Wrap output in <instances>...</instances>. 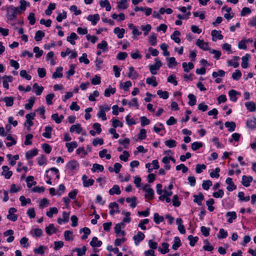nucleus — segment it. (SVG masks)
<instances>
[{
    "label": "nucleus",
    "instance_id": "nucleus-37",
    "mask_svg": "<svg viewBox=\"0 0 256 256\" xmlns=\"http://www.w3.org/2000/svg\"><path fill=\"white\" fill-rule=\"evenodd\" d=\"M44 32L42 30H38L36 32V35L34 36V39L37 42L40 41L42 38L44 36Z\"/></svg>",
    "mask_w": 256,
    "mask_h": 256
},
{
    "label": "nucleus",
    "instance_id": "nucleus-23",
    "mask_svg": "<svg viewBox=\"0 0 256 256\" xmlns=\"http://www.w3.org/2000/svg\"><path fill=\"white\" fill-rule=\"evenodd\" d=\"M211 34L212 36V40L213 41H216V38H214V36H216L218 39L222 40L223 38V36L220 34V31L216 30H212V31Z\"/></svg>",
    "mask_w": 256,
    "mask_h": 256
},
{
    "label": "nucleus",
    "instance_id": "nucleus-58",
    "mask_svg": "<svg viewBox=\"0 0 256 256\" xmlns=\"http://www.w3.org/2000/svg\"><path fill=\"white\" fill-rule=\"evenodd\" d=\"M148 222L149 220L148 218L142 220L138 224V226L140 227L142 230H146V228L144 224H148Z\"/></svg>",
    "mask_w": 256,
    "mask_h": 256
},
{
    "label": "nucleus",
    "instance_id": "nucleus-35",
    "mask_svg": "<svg viewBox=\"0 0 256 256\" xmlns=\"http://www.w3.org/2000/svg\"><path fill=\"white\" fill-rule=\"evenodd\" d=\"M146 82L150 85H152L154 87H156L158 85V82L156 81V78L154 76L148 78L146 80Z\"/></svg>",
    "mask_w": 256,
    "mask_h": 256
},
{
    "label": "nucleus",
    "instance_id": "nucleus-28",
    "mask_svg": "<svg viewBox=\"0 0 256 256\" xmlns=\"http://www.w3.org/2000/svg\"><path fill=\"white\" fill-rule=\"evenodd\" d=\"M90 244L92 247H100L102 244V242L98 240V238L96 236H94L90 242Z\"/></svg>",
    "mask_w": 256,
    "mask_h": 256
},
{
    "label": "nucleus",
    "instance_id": "nucleus-46",
    "mask_svg": "<svg viewBox=\"0 0 256 256\" xmlns=\"http://www.w3.org/2000/svg\"><path fill=\"white\" fill-rule=\"evenodd\" d=\"M168 244L166 242H163L162 246L163 248H159V250L162 254H165L169 252Z\"/></svg>",
    "mask_w": 256,
    "mask_h": 256
},
{
    "label": "nucleus",
    "instance_id": "nucleus-8",
    "mask_svg": "<svg viewBox=\"0 0 256 256\" xmlns=\"http://www.w3.org/2000/svg\"><path fill=\"white\" fill-rule=\"evenodd\" d=\"M226 182L228 185L226 188L228 191L232 192L236 188V186L234 184L232 178H228L226 180Z\"/></svg>",
    "mask_w": 256,
    "mask_h": 256
},
{
    "label": "nucleus",
    "instance_id": "nucleus-33",
    "mask_svg": "<svg viewBox=\"0 0 256 256\" xmlns=\"http://www.w3.org/2000/svg\"><path fill=\"white\" fill-rule=\"evenodd\" d=\"M120 188L118 185H114L112 188L109 190L110 195H114V194H120Z\"/></svg>",
    "mask_w": 256,
    "mask_h": 256
},
{
    "label": "nucleus",
    "instance_id": "nucleus-32",
    "mask_svg": "<svg viewBox=\"0 0 256 256\" xmlns=\"http://www.w3.org/2000/svg\"><path fill=\"white\" fill-rule=\"evenodd\" d=\"M224 125L226 128H228V130L230 132L234 131L236 126V124L233 122H226Z\"/></svg>",
    "mask_w": 256,
    "mask_h": 256
},
{
    "label": "nucleus",
    "instance_id": "nucleus-41",
    "mask_svg": "<svg viewBox=\"0 0 256 256\" xmlns=\"http://www.w3.org/2000/svg\"><path fill=\"white\" fill-rule=\"evenodd\" d=\"M104 169V168L103 166L98 164H94L91 170L92 172H96V171L102 172Z\"/></svg>",
    "mask_w": 256,
    "mask_h": 256
},
{
    "label": "nucleus",
    "instance_id": "nucleus-22",
    "mask_svg": "<svg viewBox=\"0 0 256 256\" xmlns=\"http://www.w3.org/2000/svg\"><path fill=\"white\" fill-rule=\"evenodd\" d=\"M38 154V150L37 148H34L32 150L28 151L26 154V157L27 159H30L32 157L36 156Z\"/></svg>",
    "mask_w": 256,
    "mask_h": 256
},
{
    "label": "nucleus",
    "instance_id": "nucleus-60",
    "mask_svg": "<svg viewBox=\"0 0 256 256\" xmlns=\"http://www.w3.org/2000/svg\"><path fill=\"white\" fill-rule=\"evenodd\" d=\"M112 122V126L114 128H116L118 126H120V128H122L123 126L122 123L117 119L113 118Z\"/></svg>",
    "mask_w": 256,
    "mask_h": 256
},
{
    "label": "nucleus",
    "instance_id": "nucleus-49",
    "mask_svg": "<svg viewBox=\"0 0 256 256\" xmlns=\"http://www.w3.org/2000/svg\"><path fill=\"white\" fill-rule=\"evenodd\" d=\"M126 202L128 203H130V206L132 208H134L136 206V198L135 196L132 198H126Z\"/></svg>",
    "mask_w": 256,
    "mask_h": 256
},
{
    "label": "nucleus",
    "instance_id": "nucleus-25",
    "mask_svg": "<svg viewBox=\"0 0 256 256\" xmlns=\"http://www.w3.org/2000/svg\"><path fill=\"white\" fill-rule=\"evenodd\" d=\"M32 88L34 90V92L37 96L40 95L44 90V88L42 86H38L37 83H34L33 84Z\"/></svg>",
    "mask_w": 256,
    "mask_h": 256
},
{
    "label": "nucleus",
    "instance_id": "nucleus-21",
    "mask_svg": "<svg viewBox=\"0 0 256 256\" xmlns=\"http://www.w3.org/2000/svg\"><path fill=\"white\" fill-rule=\"evenodd\" d=\"M129 72L128 74V76L132 79H136L138 76V73L134 70L133 66H130L128 68Z\"/></svg>",
    "mask_w": 256,
    "mask_h": 256
},
{
    "label": "nucleus",
    "instance_id": "nucleus-31",
    "mask_svg": "<svg viewBox=\"0 0 256 256\" xmlns=\"http://www.w3.org/2000/svg\"><path fill=\"white\" fill-rule=\"evenodd\" d=\"M45 132L42 134V136L44 138H51V132L52 128L50 126H46L44 128Z\"/></svg>",
    "mask_w": 256,
    "mask_h": 256
},
{
    "label": "nucleus",
    "instance_id": "nucleus-1",
    "mask_svg": "<svg viewBox=\"0 0 256 256\" xmlns=\"http://www.w3.org/2000/svg\"><path fill=\"white\" fill-rule=\"evenodd\" d=\"M6 16L8 20L10 21H12L16 18L17 14L14 10L13 6H10L6 8Z\"/></svg>",
    "mask_w": 256,
    "mask_h": 256
},
{
    "label": "nucleus",
    "instance_id": "nucleus-34",
    "mask_svg": "<svg viewBox=\"0 0 256 256\" xmlns=\"http://www.w3.org/2000/svg\"><path fill=\"white\" fill-rule=\"evenodd\" d=\"M248 110L250 112H254L256 110V104L252 102H248L245 104Z\"/></svg>",
    "mask_w": 256,
    "mask_h": 256
},
{
    "label": "nucleus",
    "instance_id": "nucleus-44",
    "mask_svg": "<svg viewBox=\"0 0 256 256\" xmlns=\"http://www.w3.org/2000/svg\"><path fill=\"white\" fill-rule=\"evenodd\" d=\"M141 30H143L144 34L146 36L148 34V32L150 31L152 29V26L150 24H148L146 26H141Z\"/></svg>",
    "mask_w": 256,
    "mask_h": 256
},
{
    "label": "nucleus",
    "instance_id": "nucleus-53",
    "mask_svg": "<svg viewBox=\"0 0 256 256\" xmlns=\"http://www.w3.org/2000/svg\"><path fill=\"white\" fill-rule=\"evenodd\" d=\"M189 99L188 104L190 106H194L196 104V100L195 96L193 94H189L188 96Z\"/></svg>",
    "mask_w": 256,
    "mask_h": 256
},
{
    "label": "nucleus",
    "instance_id": "nucleus-48",
    "mask_svg": "<svg viewBox=\"0 0 256 256\" xmlns=\"http://www.w3.org/2000/svg\"><path fill=\"white\" fill-rule=\"evenodd\" d=\"M214 203V200L213 198H210L206 202V204L208 206V210L210 212L214 211V208L212 206V204Z\"/></svg>",
    "mask_w": 256,
    "mask_h": 256
},
{
    "label": "nucleus",
    "instance_id": "nucleus-43",
    "mask_svg": "<svg viewBox=\"0 0 256 256\" xmlns=\"http://www.w3.org/2000/svg\"><path fill=\"white\" fill-rule=\"evenodd\" d=\"M148 42L152 46H154L156 44V34L152 33L148 38Z\"/></svg>",
    "mask_w": 256,
    "mask_h": 256
},
{
    "label": "nucleus",
    "instance_id": "nucleus-4",
    "mask_svg": "<svg viewBox=\"0 0 256 256\" xmlns=\"http://www.w3.org/2000/svg\"><path fill=\"white\" fill-rule=\"evenodd\" d=\"M16 210L14 208H11L9 209L8 214L7 216V218L12 222H16L18 219V216L14 214Z\"/></svg>",
    "mask_w": 256,
    "mask_h": 256
},
{
    "label": "nucleus",
    "instance_id": "nucleus-16",
    "mask_svg": "<svg viewBox=\"0 0 256 256\" xmlns=\"http://www.w3.org/2000/svg\"><path fill=\"white\" fill-rule=\"evenodd\" d=\"M252 180V178L250 176H242V184L246 187L250 186V182Z\"/></svg>",
    "mask_w": 256,
    "mask_h": 256
},
{
    "label": "nucleus",
    "instance_id": "nucleus-61",
    "mask_svg": "<svg viewBox=\"0 0 256 256\" xmlns=\"http://www.w3.org/2000/svg\"><path fill=\"white\" fill-rule=\"evenodd\" d=\"M46 248L44 246H40L37 248L34 249V251L36 254H44V250Z\"/></svg>",
    "mask_w": 256,
    "mask_h": 256
},
{
    "label": "nucleus",
    "instance_id": "nucleus-3",
    "mask_svg": "<svg viewBox=\"0 0 256 256\" xmlns=\"http://www.w3.org/2000/svg\"><path fill=\"white\" fill-rule=\"evenodd\" d=\"M156 62L155 64L151 65L150 66V72L152 74H156V70H158L162 66V63L160 60H158L156 58Z\"/></svg>",
    "mask_w": 256,
    "mask_h": 256
},
{
    "label": "nucleus",
    "instance_id": "nucleus-52",
    "mask_svg": "<svg viewBox=\"0 0 256 256\" xmlns=\"http://www.w3.org/2000/svg\"><path fill=\"white\" fill-rule=\"evenodd\" d=\"M58 212V210L56 207L50 208L49 210L46 212V216L50 218L52 216L53 214H56Z\"/></svg>",
    "mask_w": 256,
    "mask_h": 256
},
{
    "label": "nucleus",
    "instance_id": "nucleus-55",
    "mask_svg": "<svg viewBox=\"0 0 256 256\" xmlns=\"http://www.w3.org/2000/svg\"><path fill=\"white\" fill-rule=\"evenodd\" d=\"M4 100L7 106H11L13 105L14 99L12 97H5Z\"/></svg>",
    "mask_w": 256,
    "mask_h": 256
},
{
    "label": "nucleus",
    "instance_id": "nucleus-56",
    "mask_svg": "<svg viewBox=\"0 0 256 256\" xmlns=\"http://www.w3.org/2000/svg\"><path fill=\"white\" fill-rule=\"evenodd\" d=\"M164 144L170 148H174L176 145V140L172 139L165 141Z\"/></svg>",
    "mask_w": 256,
    "mask_h": 256
},
{
    "label": "nucleus",
    "instance_id": "nucleus-47",
    "mask_svg": "<svg viewBox=\"0 0 256 256\" xmlns=\"http://www.w3.org/2000/svg\"><path fill=\"white\" fill-rule=\"evenodd\" d=\"M164 220V217L160 216L158 213H155L154 214V220L156 224H159L160 222H162Z\"/></svg>",
    "mask_w": 256,
    "mask_h": 256
},
{
    "label": "nucleus",
    "instance_id": "nucleus-19",
    "mask_svg": "<svg viewBox=\"0 0 256 256\" xmlns=\"http://www.w3.org/2000/svg\"><path fill=\"white\" fill-rule=\"evenodd\" d=\"M250 58V54H246L244 56H242V62L241 64L242 67L244 68H246L248 66V59Z\"/></svg>",
    "mask_w": 256,
    "mask_h": 256
},
{
    "label": "nucleus",
    "instance_id": "nucleus-59",
    "mask_svg": "<svg viewBox=\"0 0 256 256\" xmlns=\"http://www.w3.org/2000/svg\"><path fill=\"white\" fill-rule=\"evenodd\" d=\"M242 76V73L238 70H236L232 74V78L236 80H238Z\"/></svg>",
    "mask_w": 256,
    "mask_h": 256
},
{
    "label": "nucleus",
    "instance_id": "nucleus-29",
    "mask_svg": "<svg viewBox=\"0 0 256 256\" xmlns=\"http://www.w3.org/2000/svg\"><path fill=\"white\" fill-rule=\"evenodd\" d=\"M100 4L101 7H106V11L109 12L110 10L111 6L108 0H100Z\"/></svg>",
    "mask_w": 256,
    "mask_h": 256
},
{
    "label": "nucleus",
    "instance_id": "nucleus-64",
    "mask_svg": "<svg viewBox=\"0 0 256 256\" xmlns=\"http://www.w3.org/2000/svg\"><path fill=\"white\" fill-rule=\"evenodd\" d=\"M146 130L142 128L140 130V133L138 134V138L140 140H144L146 138Z\"/></svg>",
    "mask_w": 256,
    "mask_h": 256
},
{
    "label": "nucleus",
    "instance_id": "nucleus-11",
    "mask_svg": "<svg viewBox=\"0 0 256 256\" xmlns=\"http://www.w3.org/2000/svg\"><path fill=\"white\" fill-rule=\"evenodd\" d=\"M87 20L92 22V24L94 26L96 24L97 22L100 20V16L98 14L94 15H89L87 17Z\"/></svg>",
    "mask_w": 256,
    "mask_h": 256
},
{
    "label": "nucleus",
    "instance_id": "nucleus-2",
    "mask_svg": "<svg viewBox=\"0 0 256 256\" xmlns=\"http://www.w3.org/2000/svg\"><path fill=\"white\" fill-rule=\"evenodd\" d=\"M142 190L146 192L145 197L151 200L154 198V191L150 188L148 184H146L142 188Z\"/></svg>",
    "mask_w": 256,
    "mask_h": 256
},
{
    "label": "nucleus",
    "instance_id": "nucleus-27",
    "mask_svg": "<svg viewBox=\"0 0 256 256\" xmlns=\"http://www.w3.org/2000/svg\"><path fill=\"white\" fill-rule=\"evenodd\" d=\"M46 232L48 235L50 236L52 234L56 233V230L54 227L53 224H50L46 228Z\"/></svg>",
    "mask_w": 256,
    "mask_h": 256
},
{
    "label": "nucleus",
    "instance_id": "nucleus-15",
    "mask_svg": "<svg viewBox=\"0 0 256 256\" xmlns=\"http://www.w3.org/2000/svg\"><path fill=\"white\" fill-rule=\"evenodd\" d=\"M114 32L117 35L118 38H122L124 37L125 30L123 28H120L118 27H116L114 28Z\"/></svg>",
    "mask_w": 256,
    "mask_h": 256
},
{
    "label": "nucleus",
    "instance_id": "nucleus-18",
    "mask_svg": "<svg viewBox=\"0 0 256 256\" xmlns=\"http://www.w3.org/2000/svg\"><path fill=\"white\" fill-rule=\"evenodd\" d=\"M66 146L68 148V151L69 152H72L74 149L78 146L77 142L75 141L67 142L66 144Z\"/></svg>",
    "mask_w": 256,
    "mask_h": 256
},
{
    "label": "nucleus",
    "instance_id": "nucleus-36",
    "mask_svg": "<svg viewBox=\"0 0 256 256\" xmlns=\"http://www.w3.org/2000/svg\"><path fill=\"white\" fill-rule=\"evenodd\" d=\"M174 244L172 246V248L174 250H176L180 246H181V242L180 238L176 236L174 238Z\"/></svg>",
    "mask_w": 256,
    "mask_h": 256
},
{
    "label": "nucleus",
    "instance_id": "nucleus-42",
    "mask_svg": "<svg viewBox=\"0 0 256 256\" xmlns=\"http://www.w3.org/2000/svg\"><path fill=\"white\" fill-rule=\"evenodd\" d=\"M64 239L66 241L73 240L72 232L70 230H66L64 232Z\"/></svg>",
    "mask_w": 256,
    "mask_h": 256
},
{
    "label": "nucleus",
    "instance_id": "nucleus-38",
    "mask_svg": "<svg viewBox=\"0 0 256 256\" xmlns=\"http://www.w3.org/2000/svg\"><path fill=\"white\" fill-rule=\"evenodd\" d=\"M28 103L24 105V108L26 110H29L32 108V107L34 103L35 98L34 97H30L28 99Z\"/></svg>",
    "mask_w": 256,
    "mask_h": 256
},
{
    "label": "nucleus",
    "instance_id": "nucleus-50",
    "mask_svg": "<svg viewBox=\"0 0 256 256\" xmlns=\"http://www.w3.org/2000/svg\"><path fill=\"white\" fill-rule=\"evenodd\" d=\"M188 238L190 240V244L192 246H194L198 240V236L194 237L192 235L188 236Z\"/></svg>",
    "mask_w": 256,
    "mask_h": 256
},
{
    "label": "nucleus",
    "instance_id": "nucleus-7",
    "mask_svg": "<svg viewBox=\"0 0 256 256\" xmlns=\"http://www.w3.org/2000/svg\"><path fill=\"white\" fill-rule=\"evenodd\" d=\"M109 208H110V214L112 216L114 215L115 212H120L118 205L116 202L110 203L109 204Z\"/></svg>",
    "mask_w": 256,
    "mask_h": 256
},
{
    "label": "nucleus",
    "instance_id": "nucleus-45",
    "mask_svg": "<svg viewBox=\"0 0 256 256\" xmlns=\"http://www.w3.org/2000/svg\"><path fill=\"white\" fill-rule=\"evenodd\" d=\"M239 59V57L237 56H234L233 57L232 60H229L228 62V64L229 66H232L234 68H238L239 66V64L236 62V60Z\"/></svg>",
    "mask_w": 256,
    "mask_h": 256
},
{
    "label": "nucleus",
    "instance_id": "nucleus-9",
    "mask_svg": "<svg viewBox=\"0 0 256 256\" xmlns=\"http://www.w3.org/2000/svg\"><path fill=\"white\" fill-rule=\"evenodd\" d=\"M196 44L204 50H210L208 47V44L205 42L204 40L198 39L196 40Z\"/></svg>",
    "mask_w": 256,
    "mask_h": 256
},
{
    "label": "nucleus",
    "instance_id": "nucleus-14",
    "mask_svg": "<svg viewBox=\"0 0 256 256\" xmlns=\"http://www.w3.org/2000/svg\"><path fill=\"white\" fill-rule=\"evenodd\" d=\"M62 70H63L62 67V66L58 67L56 68V72L52 74V78L56 79L57 78H62L63 76V74L62 73Z\"/></svg>",
    "mask_w": 256,
    "mask_h": 256
},
{
    "label": "nucleus",
    "instance_id": "nucleus-13",
    "mask_svg": "<svg viewBox=\"0 0 256 256\" xmlns=\"http://www.w3.org/2000/svg\"><path fill=\"white\" fill-rule=\"evenodd\" d=\"M82 128L80 126V124H74L71 126L70 129V132H76L77 134H80L82 132Z\"/></svg>",
    "mask_w": 256,
    "mask_h": 256
},
{
    "label": "nucleus",
    "instance_id": "nucleus-24",
    "mask_svg": "<svg viewBox=\"0 0 256 256\" xmlns=\"http://www.w3.org/2000/svg\"><path fill=\"white\" fill-rule=\"evenodd\" d=\"M180 33L178 30H175L171 35L170 38L174 40L176 43L179 44L180 42V39L178 36H180Z\"/></svg>",
    "mask_w": 256,
    "mask_h": 256
},
{
    "label": "nucleus",
    "instance_id": "nucleus-40",
    "mask_svg": "<svg viewBox=\"0 0 256 256\" xmlns=\"http://www.w3.org/2000/svg\"><path fill=\"white\" fill-rule=\"evenodd\" d=\"M34 178L33 176H28L27 177L26 181L27 182V186L28 188H31L32 186L36 184V182L34 181Z\"/></svg>",
    "mask_w": 256,
    "mask_h": 256
},
{
    "label": "nucleus",
    "instance_id": "nucleus-10",
    "mask_svg": "<svg viewBox=\"0 0 256 256\" xmlns=\"http://www.w3.org/2000/svg\"><path fill=\"white\" fill-rule=\"evenodd\" d=\"M78 162L76 160H71L67 164H66V168L70 170H74L77 169L78 168Z\"/></svg>",
    "mask_w": 256,
    "mask_h": 256
},
{
    "label": "nucleus",
    "instance_id": "nucleus-6",
    "mask_svg": "<svg viewBox=\"0 0 256 256\" xmlns=\"http://www.w3.org/2000/svg\"><path fill=\"white\" fill-rule=\"evenodd\" d=\"M2 175L4 176L6 179H9L12 174V171L9 170L8 167L6 166H2Z\"/></svg>",
    "mask_w": 256,
    "mask_h": 256
},
{
    "label": "nucleus",
    "instance_id": "nucleus-63",
    "mask_svg": "<svg viewBox=\"0 0 256 256\" xmlns=\"http://www.w3.org/2000/svg\"><path fill=\"white\" fill-rule=\"evenodd\" d=\"M20 6H19L20 9L22 10L24 12L26 10V7L30 6V3L26 2L25 0H20Z\"/></svg>",
    "mask_w": 256,
    "mask_h": 256
},
{
    "label": "nucleus",
    "instance_id": "nucleus-39",
    "mask_svg": "<svg viewBox=\"0 0 256 256\" xmlns=\"http://www.w3.org/2000/svg\"><path fill=\"white\" fill-rule=\"evenodd\" d=\"M204 245L203 246L202 248L204 250L210 252L214 250V247L210 245V243L208 240H204Z\"/></svg>",
    "mask_w": 256,
    "mask_h": 256
},
{
    "label": "nucleus",
    "instance_id": "nucleus-30",
    "mask_svg": "<svg viewBox=\"0 0 256 256\" xmlns=\"http://www.w3.org/2000/svg\"><path fill=\"white\" fill-rule=\"evenodd\" d=\"M78 38V36L74 32H72L70 36L67 37L66 40L72 44L74 45L76 43L74 40H77Z\"/></svg>",
    "mask_w": 256,
    "mask_h": 256
},
{
    "label": "nucleus",
    "instance_id": "nucleus-17",
    "mask_svg": "<svg viewBox=\"0 0 256 256\" xmlns=\"http://www.w3.org/2000/svg\"><path fill=\"white\" fill-rule=\"evenodd\" d=\"M194 202H196L198 206L202 204V202L204 200V196L202 193H200L198 195L194 194Z\"/></svg>",
    "mask_w": 256,
    "mask_h": 256
},
{
    "label": "nucleus",
    "instance_id": "nucleus-5",
    "mask_svg": "<svg viewBox=\"0 0 256 256\" xmlns=\"http://www.w3.org/2000/svg\"><path fill=\"white\" fill-rule=\"evenodd\" d=\"M145 237L144 234L141 232H138L136 235L133 237L135 244L138 246L139 243Z\"/></svg>",
    "mask_w": 256,
    "mask_h": 256
},
{
    "label": "nucleus",
    "instance_id": "nucleus-12",
    "mask_svg": "<svg viewBox=\"0 0 256 256\" xmlns=\"http://www.w3.org/2000/svg\"><path fill=\"white\" fill-rule=\"evenodd\" d=\"M246 126L251 129L256 128V118H252L248 119L246 121Z\"/></svg>",
    "mask_w": 256,
    "mask_h": 256
},
{
    "label": "nucleus",
    "instance_id": "nucleus-26",
    "mask_svg": "<svg viewBox=\"0 0 256 256\" xmlns=\"http://www.w3.org/2000/svg\"><path fill=\"white\" fill-rule=\"evenodd\" d=\"M226 216L229 217L228 222L230 224L232 222L233 220L236 219V214L234 212H228L226 214Z\"/></svg>",
    "mask_w": 256,
    "mask_h": 256
},
{
    "label": "nucleus",
    "instance_id": "nucleus-20",
    "mask_svg": "<svg viewBox=\"0 0 256 256\" xmlns=\"http://www.w3.org/2000/svg\"><path fill=\"white\" fill-rule=\"evenodd\" d=\"M239 92L235 90H231L228 92V95L230 97V100L232 102H236L237 100L236 96L239 94Z\"/></svg>",
    "mask_w": 256,
    "mask_h": 256
},
{
    "label": "nucleus",
    "instance_id": "nucleus-51",
    "mask_svg": "<svg viewBox=\"0 0 256 256\" xmlns=\"http://www.w3.org/2000/svg\"><path fill=\"white\" fill-rule=\"evenodd\" d=\"M158 95L164 99H166L168 98V93L166 91H162V90H158L157 91Z\"/></svg>",
    "mask_w": 256,
    "mask_h": 256
},
{
    "label": "nucleus",
    "instance_id": "nucleus-57",
    "mask_svg": "<svg viewBox=\"0 0 256 256\" xmlns=\"http://www.w3.org/2000/svg\"><path fill=\"white\" fill-rule=\"evenodd\" d=\"M212 186V182L210 180H204L202 184V188L206 190H208Z\"/></svg>",
    "mask_w": 256,
    "mask_h": 256
},
{
    "label": "nucleus",
    "instance_id": "nucleus-54",
    "mask_svg": "<svg viewBox=\"0 0 256 256\" xmlns=\"http://www.w3.org/2000/svg\"><path fill=\"white\" fill-rule=\"evenodd\" d=\"M116 90L115 88H112L110 86H109V88H107L104 91V96L106 97H109L110 96V94H114L116 92Z\"/></svg>",
    "mask_w": 256,
    "mask_h": 256
},
{
    "label": "nucleus",
    "instance_id": "nucleus-62",
    "mask_svg": "<svg viewBox=\"0 0 256 256\" xmlns=\"http://www.w3.org/2000/svg\"><path fill=\"white\" fill-rule=\"evenodd\" d=\"M127 0H120L118 2L117 8L118 9H126L127 8V6L125 4Z\"/></svg>",
    "mask_w": 256,
    "mask_h": 256
}]
</instances>
